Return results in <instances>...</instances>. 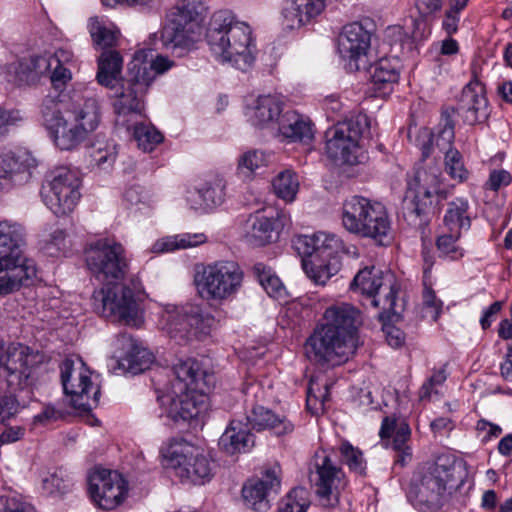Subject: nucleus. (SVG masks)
Returning a JSON list of instances; mask_svg holds the SVG:
<instances>
[{"instance_id":"nucleus-15","label":"nucleus","mask_w":512,"mask_h":512,"mask_svg":"<svg viewBox=\"0 0 512 512\" xmlns=\"http://www.w3.org/2000/svg\"><path fill=\"white\" fill-rule=\"evenodd\" d=\"M35 359L29 347L21 344L0 348V390L16 393L29 387Z\"/></svg>"},{"instance_id":"nucleus-20","label":"nucleus","mask_w":512,"mask_h":512,"mask_svg":"<svg viewBox=\"0 0 512 512\" xmlns=\"http://www.w3.org/2000/svg\"><path fill=\"white\" fill-rule=\"evenodd\" d=\"M93 502L104 510L118 507L126 498L127 482L117 471L95 468L88 477Z\"/></svg>"},{"instance_id":"nucleus-45","label":"nucleus","mask_w":512,"mask_h":512,"mask_svg":"<svg viewBox=\"0 0 512 512\" xmlns=\"http://www.w3.org/2000/svg\"><path fill=\"white\" fill-rule=\"evenodd\" d=\"M338 262L323 261L314 256L313 259H302V266L306 275L317 285H325L327 281L337 272Z\"/></svg>"},{"instance_id":"nucleus-13","label":"nucleus","mask_w":512,"mask_h":512,"mask_svg":"<svg viewBox=\"0 0 512 512\" xmlns=\"http://www.w3.org/2000/svg\"><path fill=\"white\" fill-rule=\"evenodd\" d=\"M91 371L80 358H65L60 364L64 393L74 408L90 411L99 403L100 387L91 379Z\"/></svg>"},{"instance_id":"nucleus-57","label":"nucleus","mask_w":512,"mask_h":512,"mask_svg":"<svg viewBox=\"0 0 512 512\" xmlns=\"http://www.w3.org/2000/svg\"><path fill=\"white\" fill-rule=\"evenodd\" d=\"M29 64V58H25L10 65V73H13V77L10 78L9 81H12L17 85H26L34 83V72L32 70V66H30Z\"/></svg>"},{"instance_id":"nucleus-58","label":"nucleus","mask_w":512,"mask_h":512,"mask_svg":"<svg viewBox=\"0 0 512 512\" xmlns=\"http://www.w3.org/2000/svg\"><path fill=\"white\" fill-rule=\"evenodd\" d=\"M340 453L342 457V461L350 468L358 473H362L364 471V461L362 452L353 447L350 443L345 442L340 446Z\"/></svg>"},{"instance_id":"nucleus-61","label":"nucleus","mask_w":512,"mask_h":512,"mask_svg":"<svg viewBox=\"0 0 512 512\" xmlns=\"http://www.w3.org/2000/svg\"><path fill=\"white\" fill-rule=\"evenodd\" d=\"M19 408L15 393L8 390H0V424L13 417Z\"/></svg>"},{"instance_id":"nucleus-6","label":"nucleus","mask_w":512,"mask_h":512,"mask_svg":"<svg viewBox=\"0 0 512 512\" xmlns=\"http://www.w3.org/2000/svg\"><path fill=\"white\" fill-rule=\"evenodd\" d=\"M441 171L436 165L420 166L408 180L403 214L415 226H424L433 213V196L441 192Z\"/></svg>"},{"instance_id":"nucleus-17","label":"nucleus","mask_w":512,"mask_h":512,"mask_svg":"<svg viewBox=\"0 0 512 512\" xmlns=\"http://www.w3.org/2000/svg\"><path fill=\"white\" fill-rule=\"evenodd\" d=\"M354 292L371 298L372 306L384 312L395 313L397 284L394 276L380 269L365 267L360 270L350 284Z\"/></svg>"},{"instance_id":"nucleus-41","label":"nucleus","mask_w":512,"mask_h":512,"mask_svg":"<svg viewBox=\"0 0 512 512\" xmlns=\"http://www.w3.org/2000/svg\"><path fill=\"white\" fill-rule=\"evenodd\" d=\"M123 67V58L116 50H105L98 58L97 81L99 84L114 89L119 84Z\"/></svg>"},{"instance_id":"nucleus-52","label":"nucleus","mask_w":512,"mask_h":512,"mask_svg":"<svg viewBox=\"0 0 512 512\" xmlns=\"http://www.w3.org/2000/svg\"><path fill=\"white\" fill-rule=\"evenodd\" d=\"M311 381L307 390L306 405L312 414H319L325 411V404L330 399L329 385L325 384L322 388Z\"/></svg>"},{"instance_id":"nucleus-46","label":"nucleus","mask_w":512,"mask_h":512,"mask_svg":"<svg viewBox=\"0 0 512 512\" xmlns=\"http://www.w3.org/2000/svg\"><path fill=\"white\" fill-rule=\"evenodd\" d=\"M316 241L319 242V245L315 256L323 259V261L335 262L340 254L348 252L343 241L335 234L317 232Z\"/></svg>"},{"instance_id":"nucleus-39","label":"nucleus","mask_w":512,"mask_h":512,"mask_svg":"<svg viewBox=\"0 0 512 512\" xmlns=\"http://www.w3.org/2000/svg\"><path fill=\"white\" fill-rule=\"evenodd\" d=\"M248 427L257 431L269 429L281 436L291 433L294 425L285 417H279L272 410L263 406H254L247 415Z\"/></svg>"},{"instance_id":"nucleus-21","label":"nucleus","mask_w":512,"mask_h":512,"mask_svg":"<svg viewBox=\"0 0 512 512\" xmlns=\"http://www.w3.org/2000/svg\"><path fill=\"white\" fill-rule=\"evenodd\" d=\"M281 487V468L274 464L266 468L261 479L250 480L242 488V496L251 509L265 512L270 508V497Z\"/></svg>"},{"instance_id":"nucleus-19","label":"nucleus","mask_w":512,"mask_h":512,"mask_svg":"<svg viewBox=\"0 0 512 512\" xmlns=\"http://www.w3.org/2000/svg\"><path fill=\"white\" fill-rule=\"evenodd\" d=\"M152 83V74L146 68L129 66L127 78L121 86L114 88L113 108L118 116L141 115L144 110L143 97Z\"/></svg>"},{"instance_id":"nucleus-18","label":"nucleus","mask_w":512,"mask_h":512,"mask_svg":"<svg viewBox=\"0 0 512 512\" xmlns=\"http://www.w3.org/2000/svg\"><path fill=\"white\" fill-rule=\"evenodd\" d=\"M166 457L174 465L177 475L195 484L211 480L214 463L199 449L184 439L174 440L167 449Z\"/></svg>"},{"instance_id":"nucleus-7","label":"nucleus","mask_w":512,"mask_h":512,"mask_svg":"<svg viewBox=\"0 0 512 512\" xmlns=\"http://www.w3.org/2000/svg\"><path fill=\"white\" fill-rule=\"evenodd\" d=\"M244 272L238 262L221 259L202 265L194 278L201 298L223 302L233 298L241 289Z\"/></svg>"},{"instance_id":"nucleus-49","label":"nucleus","mask_w":512,"mask_h":512,"mask_svg":"<svg viewBox=\"0 0 512 512\" xmlns=\"http://www.w3.org/2000/svg\"><path fill=\"white\" fill-rule=\"evenodd\" d=\"M462 235L459 231H443L436 241L437 249L441 257L450 260H458L463 257L464 250L458 241Z\"/></svg>"},{"instance_id":"nucleus-44","label":"nucleus","mask_w":512,"mask_h":512,"mask_svg":"<svg viewBox=\"0 0 512 512\" xmlns=\"http://www.w3.org/2000/svg\"><path fill=\"white\" fill-rule=\"evenodd\" d=\"M88 31L96 49L112 50L117 43V31L108 25L103 18L94 16L88 20Z\"/></svg>"},{"instance_id":"nucleus-40","label":"nucleus","mask_w":512,"mask_h":512,"mask_svg":"<svg viewBox=\"0 0 512 512\" xmlns=\"http://www.w3.org/2000/svg\"><path fill=\"white\" fill-rule=\"evenodd\" d=\"M400 76V62L396 58H381L372 67L371 80L380 95L391 93Z\"/></svg>"},{"instance_id":"nucleus-51","label":"nucleus","mask_w":512,"mask_h":512,"mask_svg":"<svg viewBox=\"0 0 512 512\" xmlns=\"http://www.w3.org/2000/svg\"><path fill=\"white\" fill-rule=\"evenodd\" d=\"M268 159L263 151L250 150L243 153L237 164V171L244 177H250L258 169L267 165Z\"/></svg>"},{"instance_id":"nucleus-42","label":"nucleus","mask_w":512,"mask_h":512,"mask_svg":"<svg viewBox=\"0 0 512 512\" xmlns=\"http://www.w3.org/2000/svg\"><path fill=\"white\" fill-rule=\"evenodd\" d=\"M471 226L470 205L466 198L459 197L450 201L443 218V227L447 231L468 230Z\"/></svg>"},{"instance_id":"nucleus-4","label":"nucleus","mask_w":512,"mask_h":512,"mask_svg":"<svg viewBox=\"0 0 512 512\" xmlns=\"http://www.w3.org/2000/svg\"><path fill=\"white\" fill-rule=\"evenodd\" d=\"M205 6L201 0H178L161 32L163 45L177 56L194 50L202 36Z\"/></svg>"},{"instance_id":"nucleus-64","label":"nucleus","mask_w":512,"mask_h":512,"mask_svg":"<svg viewBox=\"0 0 512 512\" xmlns=\"http://www.w3.org/2000/svg\"><path fill=\"white\" fill-rule=\"evenodd\" d=\"M511 182L512 176L508 171L493 170L485 183V187L492 191H498L501 187L508 186Z\"/></svg>"},{"instance_id":"nucleus-8","label":"nucleus","mask_w":512,"mask_h":512,"mask_svg":"<svg viewBox=\"0 0 512 512\" xmlns=\"http://www.w3.org/2000/svg\"><path fill=\"white\" fill-rule=\"evenodd\" d=\"M370 126L369 117L357 114L327 131L326 154L337 165H357L364 159L359 141Z\"/></svg>"},{"instance_id":"nucleus-5","label":"nucleus","mask_w":512,"mask_h":512,"mask_svg":"<svg viewBox=\"0 0 512 512\" xmlns=\"http://www.w3.org/2000/svg\"><path fill=\"white\" fill-rule=\"evenodd\" d=\"M463 482L461 466L439 458L416 485V499L430 511H440L450 505L453 494Z\"/></svg>"},{"instance_id":"nucleus-43","label":"nucleus","mask_w":512,"mask_h":512,"mask_svg":"<svg viewBox=\"0 0 512 512\" xmlns=\"http://www.w3.org/2000/svg\"><path fill=\"white\" fill-rule=\"evenodd\" d=\"M206 241L207 236L204 233H181L157 240L151 251L153 253H165L179 249H189L204 244Z\"/></svg>"},{"instance_id":"nucleus-63","label":"nucleus","mask_w":512,"mask_h":512,"mask_svg":"<svg viewBox=\"0 0 512 512\" xmlns=\"http://www.w3.org/2000/svg\"><path fill=\"white\" fill-rule=\"evenodd\" d=\"M0 512H36L34 506L15 497L0 496Z\"/></svg>"},{"instance_id":"nucleus-1","label":"nucleus","mask_w":512,"mask_h":512,"mask_svg":"<svg viewBox=\"0 0 512 512\" xmlns=\"http://www.w3.org/2000/svg\"><path fill=\"white\" fill-rule=\"evenodd\" d=\"M42 122L55 145L61 150H72L99 125L98 101L87 98L70 105L61 95L48 94L41 105Z\"/></svg>"},{"instance_id":"nucleus-10","label":"nucleus","mask_w":512,"mask_h":512,"mask_svg":"<svg viewBox=\"0 0 512 512\" xmlns=\"http://www.w3.org/2000/svg\"><path fill=\"white\" fill-rule=\"evenodd\" d=\"M354 340L317 324L304 343L306 357L315 364L332 368L347 362L356 352Z\"/></svg>"},{"instance_id":"nucleus-9","label":"nucleus","mask_w":512,"mask_h":512,"mask_svg":"<svg viewBox=\"0 0 512 512\" xmlns=\"http://www.w3.org/2000/svg\"><path fill=\"white\" fill-rule=\"evenodd\" d=\"M159 324L171 337L188 341L209 336L216 326V319L200 306L187 303L181 306L167 305L161 313Z\"/></svg>"},{"instance_id":"nucleus-30","label":"nucleus","mask_w":512,"mask_h":512,"mask_svg":"<svg viewBox=\"0 0 512 512\" xmlns=\"http://www.w3.org/2000/svg\"><path fill=\"white\" fill-rule=\"evenodd\" d=\"M26 229L18 221L4 219L0 221V259L32 261L26 258Z\"/></svg>"},{"instance_id":"nucleus-23","label":"nucleus","mask_w":512,"mask_h":512,"mask_svg":"<svg viewBox=\"0 0 512 512\" xmlns=\"http://www.w3.org/2000/svg\"><path fill=\"white\" fill-rule=\"evenodd\" d=\"M37 161L27 150L9 151L0 155V191L29 181Z\"/></svg>"},{"instance_id":"nucleus-38","label":"nucleus","mask_w":512,"mask_h":512,"mask_svg":"<svg viewBox=\"0 0 512 512\" xmlns=\"http://www.w3.org/2000/svg\"><path fill=\"white\" fill-rule=\"evenodd\" d=\"M373 204V201L362 196H353L345 200L342 206L344 228L350 233L360 236Z\"/></svg>"},{"instance_id":"nucleus-28","label":"nucleus","mask_w":512,"mask_h":512,"mask_svg":"<svg viewBox=\"0 0 512 512\" xmlns=\"http://www.w3.org/2000/svg\"><path fill=\"white\" fill-rule=\"evenodd\" d=\"M117 345L123 353L118 356L119 368L133 375L147 370L154 361L153 354L143 347L136 339L128 334H122L117 339Z\"/></svg>"},{"instance_id":"nucleus-12","label":"nucleus","mask_w":512,"mask_h":512,"mask_svg":"<svg viewBox=\"0 0 512 512\" xmlns=\"http://www.w3.org/2000/svg\"><path fill=\"white\" fill-rule=\"evenodd\" d=\"M93 306L101 316L126 325L137 327L142 322L135 294L125 285H106L94 291Z\"/></svg>"},{"instance_id":"nucleus-48","label":"nucleus","mask_w":512,"mask_h":512,"mask_svg":"<svg viewBox=\"0 0 512 512\" xmlns=\"http://www.w3.org/2000/svg\"><path fill=\"white\" fill-rule=\"evenodd\" d=\"M272 186L279 198L286 202H292L299 190V180L294 171L286 169L277 174L273 179Z\"/></svg>"},{"instance_id":"nucleus-55","label":"nucleus","mask_w":512,"mask_h":512,"mask_svg":"<svg viewBox=\"0 0 512 512\" xmlns=\"http://www.w3.org/2000/svg\"><path fill=\"white\" fill-rule=\"evenodd\" d=\"M254 271L258 277L261 286L269 296L278 297L281 295L283 285L280 279L275 274L272 273L270 268L266 267L261 263H258L254 266Z\"/></svg>"},{"instance_id":"nucleus-16","label":"nucleus","mask_w":512,"mask_h":512,"mask_svg":"<svg viewBox=\"0 0 512 512\" xmlns=\"http://www.w3.org/2000/svg\"><path fill=\"white\" fill-rule=\"evenodd\" d=\"M80 186L81 180L76 172L66 167L57 168L43 185V201L56 216L68 215L80 200Z\"/></svg>"},{"instance_id":"nucleus-33","label":"nucleus","mask_w":512,"mask_h":512,"mask_svg":"<svg viewBox=\"0 0 512 512\" xmlns=\"http://www.w3.org/2000/svg\"><path fill=\"white\" fill-rule=\"evenodd\" d=\"M326 0H292L283 10V24L286 28L296 29L311 22L325 9Z\"/></svg>"},{"instance_id":"nucleus-37","label":"nucleus","mask_w":512,"mask_h":512,"mask_svg":"<svg viewBox=\"0 0 512 512\" xmlns=\"http://www.w3.org/2000/svg\"><path fill=\"white\" fill-rule=\"evenodd\" d=\"M283 109V101L277 95H260L249 107V121L253 126L265 128L279 120Z\"/></svg>"},{"instance_id":"nucleus-29","label":"nucleus","mask_w":512,"mask_h":512,"mask_svg":"<svg viewBox=\"0 0 512 512\" xmlns=\"http://www.w3.org/2000/svg\"><path fill=\"white\" fill-rule=\"evenodd\" d=\"M381 439L392 438L391 448L395 451L394 462L404 467L412 460V450L409 445L411 430L409 425L404 422H397L393 417H385L379 431Z\"/></svg>"},{"instance_id":"nucleus-31","label":"nucleus","mask_w":512,"mask_h":512,"mask_svg":"<svg viewBox=\"0 0 512 512\" xmlns=\"http://www.w3.org/2000/svg\"><path fill=\"white\" fill-rule=\"evenodd\" d=\"M225 181L219 175L208 177L199 186L187 192L186 200L194 210H208L223 203Z\"/></svg>"},{"instance_id":"nucleus-35","label":"nucleus","mask_w":512,"mask_h":512,"mask_svg":"<svg viewBox=\"0 0 512 512\" xmlns=\"http://www.w3.org/2000/svg\"><path fill=\"white\" fill-rule=\"evenodd\" d=\"M254 444L255 438L248 424L239 420H232L219 439L220 447L230 455L246 453Z\"/></svg>"},{"instance_id":"nucleus-56","label":"nucleus","mask_w":512,"mask_h":512,"mask_svg":"<svg viewBox=\"0 0 512 512\" xmlns=\"http://www.w3.org/2000/svg\"><path fill=\"white\" fill-rule=\"evenodd\" d=\"M443 302L438 299L435 292L424 281L423 314L424 317L437 321L442 312Z\"/></svg>"},{"instance_id":"nucleus-53","label":"nucleus","mask_w":512,"mask_h":512,"mask_svg":"<svg viewBox=\"0 0 512 512\" xmlns=\"http://www.w3.org/2000/svg\"><path fill=\"white\" fill-rule=\"evenodd\" d=\"M174 62L166 56L158 55L151 61L150 64L143 61V52L139 51L135 53L133 60L129 63V66H136L137 68L144 67L147 71L152 74V82L156 75L163 74L171 69Z\"/></svg>"},{"instance_id":"nucleus-25","label":"nucleus","mask_w":512,"mask_h":512,"mask_svg":"<svg viewBox=\"0 0 512 512\" xmlns=\"http://www.w3.org/2000/svg\"><path fill=\"white\" fill-rule=\"evenodd\" d=\"M286 217L273 210L257 211L245 224V238L252 246H264L278 239L279 228L286 224Z\"/></svg>"},{"instance_id":"nucleus-62","label":"nucleus","mask_w":512,"mask_h":512,"mask_svg":"<svg viewBox=\"0 0 512 512\" xmlns=\"http://www.w3.org/2000/svg\"><path fill=\"white\" fill-rule=\"evenodd\" d=\"M295 250L303 257L313 259L317 254V246L319 242L316 241V233L312 235H300L293 242Z\"/></svg>"},{"instance_id":"nucleus-26","label":"nucleus","mask_w":512,"mask_h":512,"mask_svg":"<svg viewBox=\"0 0 512 512\" xmlns=\"http://www.w3.org/2000/svg\"><path fill=\"white\" fill-rule=\"evenodd\" d=\"M320 324L338 332L347 340L357 342V330L362 324V315L360 310L352 304L339 302L326 308Z\"/></svg>"},{"instance_id":"nucleus-24","label":"nucleus","mask_w":512,"mask_h":512,"mask_svg":"<svg viewBox=\"0 0 512 512\" xmlns=\"http://www.w3.org/2000/svg\"><path fill=\"white\" fill-rule=\"evenodd\" d=\"M371 45V34L358 22L345 25L338 37V52L353 70L360 69Z\"/></svg>"},{"instance_id":"nucleus-34","label":"nucleus","mask_w":512,"mask_h":512,"mask_svg":"<svg viewBox=\"0 0 512 512\" xmlns=\"http://www.w3.org/2000/svg\"><path fill=\"white\" fill-rule=\"evenodd\" d=\"M278 130L289 142L309 143L314 138L313 124L304 115L289 110L279 120Z\"/></svg>"},{"instance_id":"nucleus-59","label":"nucleus","mask_w":512,"mask_h":512,"mask_svg":"<svg viewBox=\"0 0 512 512\" xmlns=\"http://www.w3.org/2000/svg\"><path fill=\"white\" fill-rule=\"evenodd\" d=\"M117 152L113 145H105L94 150L91 154V163L102 170H108L116 161Z\"/></svg>"},{"instance_id":"nucleus-54","label":"nucleus","mask_w":512,"mask_h":512,"mask_svg":"<svg viewBox=\"0 0 512 512\" xmlns=\"http://www.w3.org/2000/svg\"><path fill=\"white\" fill-rule=\"evenodd\" d=\"M308 492L303 487L292 489L281 501L277 512H306L309 505Z\"/></svg>"},{"instance_id":"nucleus-2","label":"nucleus","mask_w":512,"mask_h":512,"mask_svg":"<svg viewBox=\"0 0 512 512\" xmlns=\"http://www.w3.org/2000/svg\"><path fill=\"white\" fill-rule=\"evenodd\" d=\"M174 379L166 394L159 397L167 417L174 422L190 421L206 409L208 393L215 377L195 359L181 360L173 366Z\"/></svg>"},{"instance_id":"nucleus-14","label":"nucleus","mask_w":512,"mask_h":512,"mask_svg":"<svg viewBox=\"0 0 512 512\" xmlns=\"http://www.w3.org/2000/svg\"><path fill=\"white\" fill-rule=\"evenodd\" d=\"M310 481L320 505L334 507L339 503L340 491L346 486L345 475L329 451L315 452L310 461Z\"/></svg>"},{"instance_id":"nucleus-50","label":"nucleus","mask_w":512,"mask_h":512,"mask_svg":"<svg viewBox=\"0 0 512 512\" xmlns=\"http://www.w3.org/2000/svg\"><path fill=\"white\" fill-rule=\"evenodd\" d=\"M133 138L138 147L145 152L152 151L163 140V136L158 130L143 123L134 126Z\"/></svg>"},{"instance_id":"nucleus-27","label":"nucleus","mask_w":512,"mask_h":512,"mask_svg":"<svg viewBox=\"0 0 512 512\" xmlns=\"http://www.w3.org/2000/svg\"><path fill=\"white\" fill-rule=\"evenodd\" d=\"M451 108L462 117L466 124L475 125L486 120L488 100L483 84L476 79L471 80L462 90L457 109Z\"/></svg>"},{"instance_id":"nucleus-11","label":"nucleus","mask_w":512,"mask_h":512,"mask_svg":"<svg viewBox=\"0 0 512 512\" xmlns=\"http://www.w3.org/2000/svg\"><path fill=\"white\" fill-rule=\"evenodd\" d=\"M85 261L91 274L99 281L122 280L129 268L124 247L110 238L91 243L85 250Z\"/></svg>"},{"instance_id":"nucleus-60","label":"nucleus","mask_w":512,"mask_h":512,"mask_svg":"<svg viewBox=\"0 0 512 512\" xmlns=\"http://www.w3.org/2000/svg\"><path fill=\"white\" fill-rule=\"evenodd\" d=\"M69 62H59L54 63V66L50 70V80L53 88L56 91H59L57 95H61V98L64 99V96L61 94V91L64 89L66 84L72 79L71 71L65 67Z\"/></svg>"},{"instance_id":"nucleus-47","label":"nucleus","mask_w":512,"mask_h":512,"mask_svg":"<svg viewBox=\"0 0 512 512\" xmlns=\"http://www.w3.org/2000/svg\"><path fill=\"white\" fill-rule=\"evenodd\" d=\"M73 60V53L66 49H57L53 54L46 56H31L29 58L30 66L34 72L33 76L37 81L42 75L50 72L54 63L71 62Z\"/></svg>"},{"instance_id":"nucleus-32","label":"nucleus","mask_w":512,"mask_h":512,"mask_svg":"<svg viewBox=\"0 0 512 512\" xmlns=\"http://www.w3.org/2000/svg\"><path fill=\"white\" fill-rule=\"evenodd\" d=\"M36 276L34 261L0 259V295L19 289L24 280Z\"/></svg>"},{"instance_id":"nucleus-36","label":"nucleus","mask_w":512,"mask_h":512,"mask_svg":"<svg viewBox=\"0 0 512 512\" xmlns=\"http://www.w3.org/2000/svg\"><path fill=\"white\" fill-rule=\"evenodd\" d=\"M391 229L386 207L380 202H374L360 237L370 238L378 245H386L391 240Z\"/></svg>"},{"instance_id":"nucleus-22","label":"nucleus","mask_w":512,"mask_h":512,"mask_svg":"<svg viewBox=\"0 0 512 512\" xmlns=\"http://www.w3.org/2000/svg\"><path fill=\"white\" fill-rule=\"evenodd\" d=\"M454 110L452 108H445L441 113L440 131L438 132L437 145L440 147L448 146L444 153L445 171L453 179L462 183L469 178V171L466 169L463 161L462 154L454 147L452 143L455 138L454 120L452 115Z\"/></svg>"},{"instance_id":"nucleus-3","label":"nucleus","mask_w":512,"mask_h":512,"mask_svg":"<svg viewBox=\"0 0 512 512\" xmlns=\"http://www.w3.org/2000/svg\"><path fill=\"white\" fill-rule=\"evenodd\" d=\"M252 31L244 22L235 21L226 10L213 14L207 29V43L217 60L232 63L245 71L254 62Z\"/></svg>"}]
</instances>
